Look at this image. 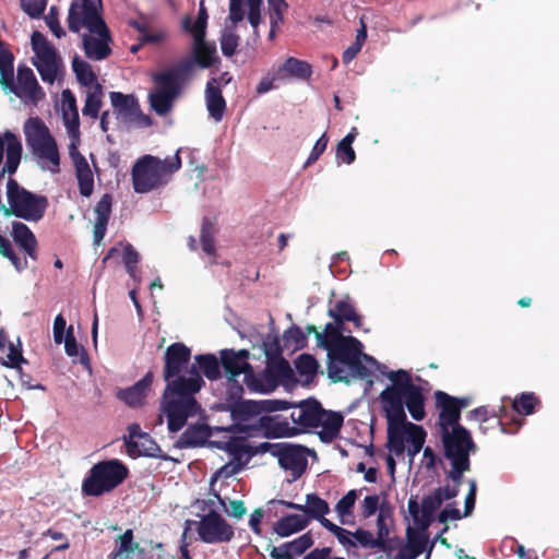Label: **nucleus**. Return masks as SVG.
<instances>
[{
    "label": "nucleus",
    "instance_id": "f257e3e1",
    "mask_svg": "<svg viewBox=\"0 0 559 559\" xmlns=\"http://www.w3.org/2000/svg\"><path fill=\"white\" fill-rule=\"evenodd\" d=\"M388 378L392 384L380 393L388 421L386 445L392 453L401 456L406 450L405 442H408L407 452L413 457L421 451L427 433L421 426L407 421L404 406L415 420L420 421L426 416L425 396L406 370L391 371Z\"/></svg>",
    "mask_w": 559,
    "mask_h": 559
},
{
    "label": "nucleus",
    "instance_id": "f03ea898",
    "mask_svg": "<svg viewBox=\"0 0 559 559\" xmlns=\"http://www.w3.org/2000/svg\"><path fill=\"white\" fill-rule=\"evenodd\" d=\"M188 378L175 379L167 383L163 393L162 408L167 416L168 430L179 431L188 417L197 415L201 407L195 394L205 384L195 366H190Z\"/></svg>",
    "mask_w": 559,
    "mask_h": 559
},
{
    "label": "nucleus",
    "instance_id": "7ed1b4c3",
    "mask_svg": "<svg viewBox=\"0 0 559 559\" xmlns=\"http://www.w3.org/2000/svg\"><path fill=\"white\" fill-rule=\"evenodd\" d=\"M328 374L333 382L349 383L352 378L367 379L370 370L362 364L361 357L368 361L374 358L362 353V344L354 336L341 338L328 349Z\"/></svg>",
    "mask_w": 559,
    "mask_h": 559
},
{
    "label": "nucleus",
    "instance_id": "20e7f679",
    "mask_svg": "<svg viewBox=\"0 0 559 559\" xmlns=\"http://www.w3.org/2000/svg\"><path fill=\"white\" fill-rule=\"evenodd\" d=\"M181 168L179 151L174 156L160 159L144 155L132 168L133 189L138 193H147L167 183L169 177Z\"/></svg>",
    "mask_w": 559,
    "mask_h": 559
},
{
    "label": "nucleus",
    "instance_id": "39448f33",
    "mask_svg": "<svg viewBox=\"0 0 559 559\" xmlns=\"http://www.w3.org/2000/svg\"><path fill=\"white\" fill-rule=\"evenodd\" d=\"M129 469L118 459L104 460L94 464L82 481V493L85 497H100L111 492L128 477Z\"/></svg>",
    "mask_w": 559,
    "mask_h": 559
},
{
    "label": "nucleus",
    "instance_id": "423d86ee",
    "mask_svg": "<svg viewBox=\"0 0 559 559\" xmlns=\"http://www.w3.org/2000/svg\"><path fill=\"white\" fill-rule=\"evenodd\" d=\"M7 199L9 207L2 206L4 215H14L27 222L40 221L48 207L47 197L26 190L13 178L7 182Z\"/></svg>",
    "mask_w": 559,
    "mask_h": 559
},
{
    "label": "nucleus",
    "instance_id": "0eeeda50",
    "mask_svg": "<svg viewBox=\"0 0 559 559\" xmlns=\"http://www.w3.org/2000/svg\"><path fill=\"white\" fill-rule=\"evenodd\" d=\"M25 141L32 154L50 164L49 170L60 171V155L57 142L39 117L28 118L23 127Z\"/></svg>",
    "mask_w": 559,
    "mask_h": 559
},
{
    "label": "nucleus",
    "instance_id": "6e6552de",
    "mask_svg": "<svg viewBox=\"0 0 559 559\" xmlns=\"http://www.w3.org/2000/svg\"><path fill=\"white\" fill-rule=\"evenodd\" d=\"M31 43L37 59L34 61L35 68L44 82L52 84L57 79L60 67L62 66L60 56L56 48L38 31H35L32 34Z\"/></svg>",
    "mask_w": 559,
    "mask_h": 559
},
{
    "label": "nucleus",
    "instance_id": "1a4fd4ad",
    "mask_svg": "<svg viewBox=\"0 0 559 559\" xmlns=\"http://www.w3.org/2000/svg\"><path fill=\"white\" fill-rule=\"evenodd\" d=\"M441 441L449 461L471 462L469 454L477 449L471 432L462 425L441 430Z\"/></svg>",
    "mask_w": 559,
    "mask_h": 559
},
{
    "label": "nucleus",
    "instance_id": "9d476101",
    "mask_svg": "<svg viewBox=\"0 0 559 559\" xmlns=\"http://www.w3.org/2000/svg\"><path fill=\"white\" fill-rule=\"evenodd\" d=\"M240 431L249 436L261 433L266 438H284L297 436L302 429L290 426L288 418L282 415H262L251 425H241Z\"/></svg>",
    "mask_w": 559,
    "mask_h": 559
},
{
    "label": "nucleus",
    "instance_id": "9b49d317",
    "mask_svg": "<svg viewBox=\"0 0 559 559\" xmlns=\"http://www.w3.org/2000/svg\"><path fill=\"white\" fill-rule=\"evenodd\" d=\"M194 523L200 539L205 544L229 543L235 536L234 527L215 510L209 511Z\"/></svg>",
    "mask_w": 559,
    "mask_h": 559
},
{
    "label": "nucleus",
    "instance_id": "f8f14e48",
    "mask_svg": "<svg viewBox=\"0 0 559 559\" xmlns=\"http://www.w3.org/2000/svg\"><path fill=\"white\" fill-rule=\"evenodd\" d=\"M102 8L92 2L72 0L68 12V27L71 32L78 33L82 27L88 31L99 27L106 22L102 16Z\"/></svg>",
    "mask_w": 559,
    "mask_h": 559
},
{
    "label": "nucleus",
    "instance_id": "ddd939ff",
    "mask_svg": "<svg viewBox=\"0 0 559 559\" xmlns=\"http://www.w3.org/2000/svg\"><path fill=\"white\" fill-rule=\"evenodd\" d=\"M191 359V349L183 343L170 344L164 354L163 377L167 383L175 379L185 378L180 373L188 367Z\"/></svg>",
    "mask_w": 559,
    "mask_h": 559
},
{
    "label": "nucleus",
    "instance_id": "4468645a",
    "mask_svg": "<svg viewBox=\"0 0 559 559\" xmlns=\"http://www.w3.org/2000/svg\"><path fill=\"white\" fill-rule=\"evenodd\" d=\"M90 33L96 34L98 37L88 34H84L82 36V45L85 56L91 60L97 61L107 59L112 52L109 46L112 38L107 24H104L103 27L99 26L91 29Z\"/></svg>",
    "mask_w": 559,
    "mask_h": 559
},
{
    "label": "nucleus",
    "instance_id": "2eb2a0df",
    "mask_svg": "<svg viewBox=\"0 0 559 559\" xmlns=\"http://www.w3.org/2000/svg\"><path fill=\"white\" fill-rule=\"evenodd\" d=\"M127 451L130 455L158 457L160 449L147 432H142L139 424L128 426V437H124Z\"/></svg>",
    "mask_w": 559,
    "mask_h": 559
},
{
    "label": "nucleus",
    "instance_id": "dca6fc26",
    "mask_svg": "<svg viewBox=\"0 0 559 559\" xmlns=\"http://www.w3.org/2000/svg\"><path fill=\"white\" fill-rule=\"evenodd\" d=\"M3 90H9L21 99H27L36 104L43 96L44 93L39 86L37 79L33 70L28 67L17 68V83H14V76L12 78L11 86H2Z\"/></svg>",
    "mask_w": 559,
    "mask_h": 559
},
{
    "label": "nucleus",
    "instance_id": "f3484780",
    "mask_svg": "<svg viewBox=\"0 0 559 559\" xmlns=\"http://www.w3.org/2000/svg\"><path fill=\"white\" fill-rule=\"evenodd\" d=\"M152 79L157 88L148 95L150 106L158 116L164 117L171 111L174 102L181 91L170 83L163 82V79L156 73L153 74Z\"/></svg>",
    "mask_w": 559,
    "mask_h": 559
},
{
    "label": "nucleus",
    "instance_id": "a211bd4d",
    "mask_svg": "<svg viewBox=\"0 0 559 559\" xmlns=\"http://www.w3.org/2000/svg\"><path fill=\"white\" fill-rule=\"evenodd\" d=\"M306 448L289 443H282L275 456L278 459L280 465L287 471H292L299 476L306 466Z\"/></svg>",
    "mask_w": 559,
    "mask_h": 559
},
{
    "label": "nucleus",
    "instance_id": "6ab92c4d",
    "mask_svg": "<svg viewBox=\"0 0 559 559\" xmlns=\"http://www.w3.org/2000/svg\"><path fill=\"white\" fill-rule=\"evenodd\" d=\"M276 502L285 506L288 509L304 512L309 518L319 521L322 526L323 522L328 520L325 515L330 512L329 503L324 499L320 498L317 493H308L306 496L305 504H299L286 500H277Z\"/></svg>",
    "mask_w": 559,
    "mask_h": 559
},
{
    "label": "nucleus",
    "instance_id": "aec40b11",
    "mask_svg": "<svg viewBox=\"0 0 559 559\" xmlns=\"http://www.w3.org/2000/svg\"><path fill=\"white\" fill-rule=\"evenodd\" d=\"M153 379V372L148 371L141 380L135 382L133 385L126 389H119L117 391L116 396L129 407H140L145 402L147 392L151 390Z\"/></svg>",
    "mask_w": 559,
    "mask_h": 559
},
{
    "label": "nucleus",
    "instance_id": "412c9836",
    "mask_svg": "<svg viewBox=\"0 0 559 559\" xmlns=\"http://www.w3.org/2000/svg\"><path fill=\"white\" fill-rule=\"evenodd\" d=\"M436 406L440 409L439 413V424L441 430L453 428L454 426L461 425L460 418L461 413L457 409L455 402L456 397L443 392L436 391L435 392Z\"/></svg>",
    "mask_w": 559,
    "mask_h": 559
},
{
    "label": "nucleus",
    "instance_id": "4be33fe9",
    "mask_svg": "<svg viewBox=\"0 0 559 559\" xmlns=\"http://www.w3.org/2000/svg\"><path fill=\"white\" fill-rule=\"evenodd\" d=\"M274 70L276 72V79H280L281 82L289 80L305 81L310 79L312 74L311 64L295 57H288Z\"/></svg>",
    "mask_w": 559,
    "mask_h": 559
},
{
    "label": "nucleus",
    "instance_id": "5701e85b",
    "mask_svg": "<svg viewBox=\"0 0 559 559\" xmlns=\"http://www.w3.org/2000/svg\"><path fill=\"white\" fill-rule=\"evenodd\" d=\"M324 408L316 399H308L298 405V429L305 432L309 428H318L322 424Z\"/></svg>",
    "mask_w": 559,
    "mask_h": 559
},
{
    "label": "nucleus",
    "instance_id": "b1692460",
    "mask_svg": "<svg viewBox=\"0 0 559 559\" xmlns=\"http://www.w3.org/2000/svg\"><path fill=\"white\" fill-rule=\"evenodd\" d=\"M11 236L17 247L32 260L38 259V241L31 228L22 222L12 223Z\"/></svg>",
    "mask_w": 559,
    "mask_h": 559
},
{
    "label": "nucleus",
    "instance_id": "393cba45",
    "mask_svg": "<svg viewBox=\"0 0 559 559\" xmlns=\"http://www.w3.org/2000/svg\"><path fill=\"white\" fill-rule=\"evenodd\" d=\"M62 102V118L67 128L68 134L71 139H79L80 136V118L76 106V98L69 90H63L61 94Z\"/></svg>",
    "mask_w": 559,
    "mask_h": 559
},
{
    "label": "nucleus",
    "instance_id": "a878e982",
    "mask_svg": "<svg viewBox=\"0 0 559 559\" xmlns=\"http://www.w3.org/2000/svg\"><path fill=\"white\" fill-rule=\"evenodd\" d=\"M195 66L197 64L190 57H186L178 61L173 68L157 72L156 74L163 79V82L170 83L181 91L183 84L192 75Z\"/></svg>",
    "mask_w": 559,
    "mask_h": 559
},
{
    "label": "nucleus",
    "instance_id": "bb28decb",
    "mask_svg": "<svg viewBox=\"0 0 559 559\" xmlns=\"http://www.w3.org/2000/svg\"><path fill=\"white\" fill-rule=\"evenodd\" d=\"M205 102L210 117L215 121H221L226 110V100L217 79L213 78L206 83Z\"/></svg>",
    "mask_w": 559,
    "mask_h": 559
},
{
    "label": "nucleus",
    "instance_id": "cd10ccee",
    "mask_svg": "<svg viewBox=\"0 0 559 559\" xmlns=\"http://www.w3.org/2000/svg\"><path fill=\"white\" fill-rule=\"evenodd\" d=\"M109 97L117 118L124 123L131 122L133 115L139 111L138 98L133 94L127 95L121 92H110Z\"/></svg>",
    "mask_w": 559,
    "mask_h": 559
},
{
    "label": "nucleus",
    "instance_id": "c85d7f7f",
    "mask_svg": "<svg viewBox=\"0 0 559 559\" xmlns=\"http://www.w3.org/2000/svg\"><path fill=\"white\" fill-rule=\"evenodd\" d=\"M292 372L288 361L283 357H278L267 362L264 372L259 379H255V382L265 381L267 389L273 390L278 380L289 378Z\"/></svg>",
    "mask_w": 559,
    "mask_h": 559
},
{
    "label": "nucleus",
    "instance_id": "c756f323",
    "mask_svg": "<svg viewBox=\"0 0 559 559\" xmlns=\"http://www.w3.org/2000/svg\"><path fill=\"white\" fill-rule=\"evenodd\" d=\"M111 202L112 197L109 193H105L95 206L96 221L94 224V242L99 245L106 234L107 225L111 214Z\"/></svg>",
    "mask_w": 559,
    "mask_h": 559
},
{
    "label": "nucleus",
    "instance_id": "7c9ffc66",
    "mask_svg": "<svg viewBox=\"0 0 559 559\" xmlns=\"http://www.w3.org/2000/svg\"><path fill=\"white\" fill-rule=\"evenodd\" d=\"M328 314L333 318L337 324L341 325H343L344 322H352L355 328H360L362 324V319L357 313L349 296L337 300L334 307L329 309Z\"/></svg>",
    "mask_w": 559,
    "mask_h": 559
},
{
    "label": "nucleus",
    "instance_id": "2f4dec72",
    "mask_svg": "<svg viewBox=\"0 0 559 559\" xmlns=\"http://www.w3.org/2000/svg\"><path fill=\"white\" fill-rule=\"evenodd\" d=\"M211 435V429L205 424L190 425L177 440L176 447L179 449L202 447Z\"/></svg>",
    "mask_w": 559,
    "mask_h": 559
},
{
    "label": "nucleus",
    "instance_id": "473e14b6",
    "mask_svg": "<svg viewBox=\"0 0 559 559\" xmlns=\"http://www.w3.org/2000/svg\"><path fill=\"white\" fill-rule=\"evenodd\" d=\"M221 365L227 376V381H234L241 373L252 374L250 364L239 359V355L234 349L221 350Z\"/></svg>",
    "mask_w": 559,
    "mask_h": 559
},
{
    "label": "nucleus",
    "instance_id": "72a5a7b5",
    "mask_svg": "<svg viewBox=\"0 0 559 559\" xmlns=\"http://www.w3.org/2000/svg\"><path fill=\"white\" fill-rule=\"evenodd\" d=\"M231 417L238 423V429L246 421L253 419L257 416H262L263 406L261 401H239L235 402L230 407Z\"/></svg>",
    "mask_w": 559,
    "mask_h": 559
},
{
    "label": "nucleus",
    "instance_id": "f704fd0d",
    "mask_svg": "<svg viewBox=\"0 0 559 559\" xmlns=\"http://www.w3.org/2000/svg\"><path fill=\"white\" fill-rule=\"evenodd\" d=\"M116 545L115 550L109 555V559H133L132 554L134 551L143 552L139 543L134 542V534L131 528L117 537Z\"/></svg>",
    "mask_w": 559,
    "mask_h": 559
},
{
    "label": "nucleus",
    "instance_id": "c9c22d12",
    "mask_svg": "<svg viewBox=\"0 0 559 559\" xmlns=\"http://www.w3.org/2000/svg\"><path fill=\"white\" fill-rule=\"evenodd\" d=\"M343 423L344 417L342 414L324 409V415H322V424H320V427H322V430L319 432L320 439L323 442L333 441L338 436Z\"/></svg>",
    "mask_w": 559,
    "mask_h": 559
},
{
    "label": "nucleus",
    "instance_id": "e433bc0d",
    "mask_svg": "<svg viewBox=\"0 0 559 559\" xmlns=\"http://www.w3.org/2000/svg\"><path fill=\"white\" fill-rule=\"evenodd\" d=\"M197 371L202 376L204 374L209 380H218L221 373V361L214 354H201L194 357Z\"/></svg>",
    "mask_w": 559,
    "mask_h": 559
},
{
    "label": "nucleus",
    "instance_id": "4c0bfd02",
    "mask_svg": "<svg viewBox=\"0 0 559 559\" xmlns=\"http://www.w3.org/2000/svg\"><path fill=\"white\" fill-rule=\"evenodd\" d=\"M423 531H417L411 526L406 530V547H408L409 550L415 552L418 557L427 550V558L429 559V556L432 551V548L435 546V542H432L429 547V536L427 533Z\"/></svg>",
    "mask_w": 559,
    "mask_h": 559
},
{
    "label": "nucleus",
    "instance_id": "58836bf2",
    "mask_svg": "<svg viewBox=\"0 0 559 559\" xmlns=\"http://www.w3.org/2000/svg\"><path fill=\"white\" fill-rule=\"evenodd\" d=\"M215 219H212L207 216L203 217L200 230V242L203 252L215 259L216 258V247H215V236L217 233Z\"/></svg>",
    "mask_w": 559,
    "mask_h": 559
},
{
    "label": "nucleus",
    "instance_id": "ea45409f",
    "mask_svg": "<svg viewBox=\"0 0 559 559\" xmlns=\"http://www.w3.org/2000/svg\"><path fill=\"white\" fill-rule=\"evenodd\" d=\"M309 521L299 514H288L281 518L274 525V532L282 537H287L307 527Z\"/></svg>",
    "mask_w": 559,
    "mask_h": 559
},
{
    "label": "nucleus",
    "instance_id": "a19ab883",
    "mask_svg": "<svg viewBox=\"0 0 559 559\" xmlns=\"http://www.w3.org/2000/svg\"><path fill=\"white\" fill-rule=\"evenodd\" d=\"M216 48L206 40L195 41L192 47L193 62L201 69L211 68L215 61Z\"/></svg>",
    "mask_w": 559,
    "mask_h": 559
},
{
    "label": "nucleus",
    "instance_id": "79ce46f5",
    "mask_svg": "<svg viewBox=\"0 0 559 559\" xmlns=\"http://www.w3.org/2000/svg\"><path fill=\"white\" fill-rule=\"evenodd\" d=\"M74 171L80 194L85 198L91 197L94 191V176L87 160H80L78 165H74Z\"/></svg>",
    "mask_w": 559,
    "mask_h": 559
},
{
    "label": "nucleus",
    "instance_id": "37998d69",
    "mask_svg": "<svg viewBox=\"0 0 559 559\" xmlns=\"http://www.w3.org/2000/svg\"><path fill=\"white\" fill-rule=\"evenodd\" d=\"M540 404L539 399L533 392H523L512 400V409L520 416L532 415L536 406Z\"/></svg>",
    "mask_w": 559,
    "mask_h": 559
},
{
    "label": "nucleus",
    "instance_id": "c03bdc74",
    "mask_svg": "<svg viewBox=\"0 0 559 559\" xmlns=\"http://www.w3.org/2000/svg\"><path fill=\"white\" fill-rule=\"evenodd\" d=\"M103 87L96 83L94 88L86 95L85 104L82 109L83 116L97 119L103 105Z\"/></svg>",
    "mask_w": 559,
    "mask_h": 559
},
{
    "label": "nucleus",
    "instance_id": "a18cd8bd",
    "mask_svg": "<svg viewBox=\"0 0 559 559\" xmlns=\"http://www.w3.org/2000/svg\"><path fill=\"white\" fill-rule=\"evenodd\" d=\"M492 417L498 418L497 424L503 433H515L521 427L523 419L515 416L511 417V421L507 423L506 419L509 416V409L506 405H500L497 411L491 409Z\"/></svg>",
    "mask_w": 559,
    "mask_h": 559
},
{
    "label": "nucleus",
    "instance_id": "49530a36",
    "mask_svg": "<svg viewBox=\"0 0 559 559\" xmlns=\"http://www.w3.org/2000/svg\"><path fill=\"white\" fill-rule=\"evenodd\" d=\"M72 69L76 75L78 81L85 86H88L96 82V74L92 70L88 62L75 56L72 60Z\"/></svg>",
    "mask_w": 559,
    "mask_h": 559
},
{
    "label": "nucleus",
    "instance_id": "de8ad7c7",
    "mask_svg": "<svg viewBox=\"0 0 559 559\" xmlns=\"http://www.w3.org/2000/svg\"><path fill=\"white\" fill-rule=\"evenodd\" d=\"M390 515V508L386 503H381L380 512L377 518V539H380L381 550L389 552L391 547L388 543L389 527L385 522V518Z\"/></svg>",
    "mask_w": 559,
    "mask_h": 559
},
{
    "label": "nucleus",
    "instance_id": "09e8293b",
    "mask_svg": "<svg viewBox=\"0 0 559 559\" xmlns=\"http://www.w3.org/2000/svg\"><path fill=\"white\" fill-rule=\"evenodd\" d=\"M0 254L8 259L17 272L27 269V260H22L15 252L12 242L0 234Z\"/></svg>",
    "mask_w": 559,
    "mask_h": 559
},
{
    "label": "nucleus",
    "instance_id": "8fccbe9b",
    "mask_svg": "<svg viewBox=\"0 0 559 559\" xmlns=\"http://www.w3.org/2000/svg\"><path fill=\"white\" fill-rule=\"evenodd\" d=\"M14 56L7 49H0V84L1 86H11L14 74Z\"/></svg>",
    "mask_w": 559,
    "mask_h": 559
},
{
    "label": "nucleus",
    "instance_id": "3c124183",
    "mask_svg": "<svg viewBox=\"0 0 559 559\" xmlns=\"http://www.w3.org/2000/svg\"><path fill=\"white\" fill-rule=\"evenodd\" d=\"M217 448L229 452L238 461L243 455L251 457V444H247L239 438H231L227 442H217Z\"/></svg>",
    "mask_w": 559,
    "mask_h": 559
},
{
    "label": "nucleus",
    "instance_id": "603ef678",
    "mask_svg": "<svg viewBox=\"0 0 559 559\" xmlns=\"http://www.w3.org/2000/svg\"><path fill=\"white\" fill-rule=\"evenodd\" d=\"M341 324L335 323H326L323 332V340L319 341V345L325 348L326 350L334 346V344L338 343L341 338H346L347 336L342 334Z\"/></svg>",
    "mask_w": 559,
    "mask_h": 559
},
{
    "label": "nucleus",
    "instance_id": "864d4df0",
    "mask_svg": "<svg viewBox=\"0 0 559 559\" xmlns=\"http://www.w3.org/2000/svg\"><path fill=\"white\" fill-rule=\"evenodd\" d=\"M441 498L439 495H429L421 500V516H423V530H426L430 524V520L435 511L441 507Z\"/></svg>",
    "mask_w": 559,
    "mask_h": 559
},
{
    "label": "nucleus",
    "instance_id": "5fc2aeb1",
    "mask_svg": "<svg viewBox=\"0 0 559 559\" xmlns=\"http://www.w3.org/2000/svg\"><path fill=\"white\" fill-rule=\"evenodd\" d=\"M323 527L331 532L345 548H356L357 544L352 539L353 533L334 524L330 520L323 522Z\"/></svg>",
    "mask_w": 559,
    "mask_h": 559
},
{
    "label": "nucleus",
    "instance_id": "6e6d98bb",
    "mask_svg": "<svg viewBox=\"0 0 559 559\" xmlns=\"http://www.w3.org/2000/svg\"><path fill=\"white\" fill-rule=\"evenodd\" d=\"M296 369L300 376L312 378L318 371L319 364L316 358L309 354L300 355L296 360Z\"/></svg>",
    "mask_w": 559,
    "mask_h": 559
},
{
    "label": "nucleus",
    "instance_id": "4d7b16f0",
    "mask_svg": "<svg viewBox=\"0 0 559 559\" xmlns=\"http://www.w3.org/2000/svg\"><path fill=\"white\" fill-rule=\"evenodd\" d=\"M27 360L22 355V349L15 347L12 343L9 344V354L7 358L1 357L0 364L7 368H13L21 371V364H26Z\"/></svg>",
    "mask_w": 559,
    "mask_h": 559
},
{
    "label": "nucleus",
    "instance_id": "13d9d810",
    "mask_svg": "<svg viewBox=\"0 0 559 559\" xmlns=\"http://www.w3.org/2000/svg\"><path fill=\"white\" fill-rule=\"evenodd\" d=\"M451 469L447 473L448 478L453 481V486L460 490L463 483V475L471 469V462L450 461Z\"/></svg>",
    "mask_w": 559,
    "mask_h": 559
},
{
    "label": "nucleus",
    "instance_id": "bf43d9fd",
    "mask_svg": "<svg viewBox=\"0 0 559 559\" xmlns=\"http://www.w3.org/2000/svg\"><path fill=\"white\" fill-rule=\"evenodd\" d=\"M206 25L207 23L202 20H195L193 24H191L190 17H186L182 21V28L185 32L192 35L193 43L205 40Z\"/></svg>",
    "mask_w": 559,
    "mask_h": 559
},
{
    "label": "nucleus",
    "instance_id": "052dcab7",
    "mask_svg": "<svg viewBox=\"0 0 559 559\" xmlns=\"http://www.w3.org/2000/svg\"><path fill=\"white\" fill-rule=\"evenodd\" d=\"M353 537L356 540L355 543H358L364 548L381 550L380 539L373 537L370 531L358 528L353 533Z\"/></svg>",
    "mask_w": 559,
    "mask_h": 559
},
{
    "label": "nucleus",
    "instance_id": "680f3d73",
    "mask_svg": "<svg viewBox=\"0 0 559 559\" xmlns=\"http://www.w3.org/2000/svg\"><path fill=\"white\" fill-rule=\"evenodd\" d=\"M357 499V492L355 489L349 490L345 496H343L335 506V511L341 518L346 515H352L353 508L355 506Z\"/></svg>",
    "mask_w": 559,
    "mask_h": 559
},
{
    "label": "nucleus",
    "instance_id": "e2e57ef3",
    "mask_svg": "<svg viewBox=\"0 0 559 559\" xmlns=\"http://www.w3.org/2000/svg\"><path fill=\"white\" fill-rule=\"evenodd\" d=\"M284 338L287 343H293L296 349L305 348L308 343L306 334L298 325L288 328L284 333Z\"/></svg>",
    "mask_w": 559,
    "mask_h": 559
},
{
    "label": "nucleus",
    "instance_id": "0e129e2a",
    "mask_svg": "<svg viewBox=\"0 0 559 559\" xmlns=\"http://www.w3.org/2000/svg\"><path fill=\"white\" fill-rule=\"evenodd\" d=\"M270 5V23L273 24V28H277L278 24L284 20V11L287 9L285 0H267Z\"/></svg>",
    "mask_w": 559,
    "mask_h": 559
},
{
    "label": "nucleus",
    "instance_id": "69168bd1",
    "mask_svg": "<svg viewBox=\"0 0 559 559\" xmlns=\"http://www.w3.org/2000/svg\"><path fill=\"white\" fill-rule=\"evenodd\" d=\"M313 544L310 533H306L298 538L286 543V548L292 549L295 557L304 554Z\"/></svg>",
    "mask_w": 559,
    "mask_h": 559
},
{
    "label": "nucleus",
    "instance_id": "338daca9",
    "mask_svg": "<svg viewBox=\"0 0 559 559\" xmlns=\"http://www.w3.org/2000/svg\"><path fill=\"white\" fill-rule=\"evenodd\" d=\"M47 5V0H29L24 2L22 0L23 11L32 19H38L44 13Z\"/></svg>",
    "mask_w": 559,
    "mask_h": 559
},
{
    "label": "nucleus",
    "instance_id": "774afa93",
    "mask_svg": "<svg viewBox=\"0 0 559 559\" xmlns=\"http://www.w3.org/2000/svg\"><path fill=\"white\" fill-rule=\"evenodd\" d=\"M45 20H46L47 26L49 27V29L52 32V34L57 38H61L62 36L66 35V32L63 31V28L61 27V25L59 23L57 7H55V5L50 7L49 12L46 15Z\"/></svg>",
    "mask_w": 559,
    "mask_h": 559
}]
</instances>
